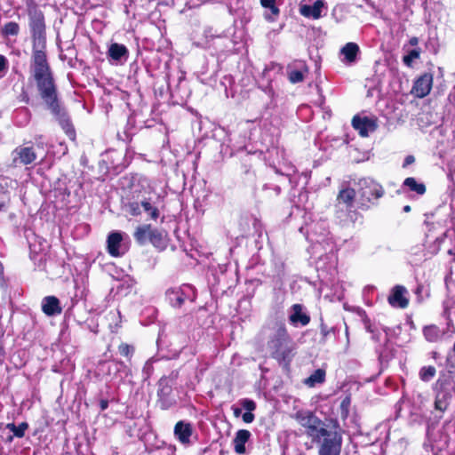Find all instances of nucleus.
<instances>
[{"mask_svg": "<svg viewBox=\"0 0 455 455\" xmlns=\"http://www.w3.org/2000/svg\"><path fill=\"white\" fill-rule=\"evenodd\" d=\"M286 73L291 84H298L304 80L305 76L308 73V67L303 60H294L288 64Z\"/></svg>", "mask_w": 455, "mask_h": 455, "instance_id": "nucleus-12", "label": "nucleus"}, {"mask_svg": "<svg viewBox=\"0 0 455 455\" xmlns=\"http://www.w3.org/2000/svg\"><path fill=\"white\" fill-rule=\"evenodd\" d=\"M355 197V191L351 188H346L341 189L337 196V204L336 207H340L344 205L347 212H351V209L354 205V201Z\"/></svg>", "mask_w": 455, "mask_h": 455, "instance_id": "nucleus-22", "label": "nucleus"}, {"mask_svg": "<svg viewBox=\"0 0 455 455\" xmlns=\"http://www.w3.org/2000/svg\"><path fill=\"white\" fill-rule=\"evenodd\" d=\"M28 425L26 422L20 423L19 426L13 423H9L7 428L11 430L16 437L21 438L25 435V431L28 429Z\"/></svg>", "mask_w": 455, "mask_h": 455, "instance_id": "nucleus-36", "label": "nucleus"}, {"mask_svg": "<svg viewBox=\"0 0 455 455\" xmlns=\"http://www.w3.org/2000/svg\"><path fill=\"white\" fill-rule=\"evenodd\" d=\"M18 100L20 102H23L26 104H28L29 102V96L24 88L22 89L21 93L18 97Z\"/></svg>", "mask_w": 455, "mask_h": 455, "instance_id": "nucleus-44", "label": "nucleus"}, {"mask_svg": "<svg viewBox=\"0 0 455 455\" xmlns=\"http://www.w3.org/2000/svg\"><path fill=\"white\" fill-rule=\"evenodd\" d=\"M45 48L46 44H42L40 48L37 47L36 44H33L32 67L49 65L46 59Z\"/></svg>", "mask_w": 455, "mask_h": 455, "instance_id": "nucleus-27", "label": "nucleus"}, {"mask_svg": "<svg viewBox=\"0 0 455 455\" xmlns=\"http://www.w3.org/2000/svg\"><path fill=\"white\" fill-rule=\"evenodd\" d=\"M118 351L119 353L123 355V356H125V357H130L133 354V351H134V348L133 347L128 345V344H125V343H122L119 347H118Z\"/></svg>", "mask_w": 455, "mask_h": 455, "instance_id": "nucleus-38", "label": "nucleus"}, {"mask_svg": "<svg viewBox=\"0 0 455 455\" xmlns=\"http://www.w3.org/2000/svg\"><path fill=\"white\" fill-rule=\"evenodd\" d=\"M421 53L420 48H414L408 52L406 55L403 57V62L405 66L411 68L414 60L419 58Z\"/></svg>", "mask_w": 455, "mask_h": 455, "instance_id": "nucleus-35", "label": "nucleus"}, {"mask_svg": "<svg viewBox=\"0 0 455 455\" xmlns=\"http://www.w3.org/2000/svg\"><path fill=\"white\" fill-rule=\"evenodd\" d=\"M150 243L157 249L164 250L166 246L165 235L163 231L154 228L151 233Z\"/></svg>", "mask_w": 455, "mask_h": 455, "instance_id": "nucleus-32", "label": "nucleus"}, {"mask_svg": "<svg viewBox=\"0 0 455 455\" xmlns=\"http://www.w3.org/2000/svg\"><path fill=\"white\" fill-rule=\"evenodd\" d=\"M436 374L435 366H423L419 371V379L423 382H429Z\"/></svg>", "mask_w": 455, "mask_h": 455, "instance_id": "nucleus-33", "label": "nucleus"}, {"mask_svg": "<svg viewBox=\"0 0 455 455\" xmlns=\"http://www.w3.org/2000/svg\"><path fill=\"white\" fill-rule=\"evenodd\" d=\"M108 252L112 257L123 256L128 250L127 246L123 243V235L121 232H111L107 239Z\"/></svg>", "mask_w": 455, "mask_h": 455, "instance_id": "nucleus-11", "label": "nucleus"}, {"mask_svg": "<svg viewBox=\"0 0 455 455\" xmlns=\"http://www.w3.org/2000/svg\"><path fill=\"white\" fill-rule=\"evenodd\" d=\"M251 434L249 430L240 429L235 433L233 440L234 450L237 454H245V443L250 440Z\"/></svg>", "mask_w": 455, "mask_h": 455, "instance_id": "nucleus-24", "label": "nucleus"}, {"mask_svg": "<svg viewBox=\"0 0 455 455\" xmlns=\"http://www.w3.org/2000/svg\"><path fill=\"white\" fill-rule=\"evenodd\" d=\"M174 377H163L158 381L157 403L162 410H168L176 404L172 395V383Z\"/></svg>", "mask_w": 455, "mask_h": 455, "instance_id": "nucleus-7", "label": "nucleus"}, {"mask_svg": "<svg viewBox=\"0 0 455 455\" xmlns=\"http://www.w3.org/2000/svg\"><path fill=\"white\" fill-rule=\"evenodd\" d=\"M17 113L24 114L26 116L25 123H28L30 118V112L27 108H21L17 110Z\"/></svg>", "mask_w": 455, "mask_h": 455, "instance_id": "nucleus-47", "label": "nucleus"}, {"mask_svg": "<svg viewBox=\"0 0 455 455\" xmlns=\"http://www.w3.org/2000/svg\"><path fill=\"white\" fill-rule=\"evenodd\" d=\"M232 410H233V412H234L235 417H236V418H237V417L241 416V414H242V409H240V408H238V407H235V406H233V407H232Z\"/></svg>", "mask_w": 455, "mask_h": 455, "instance_id": "nucleus-50", "label": "nucleus"}, {"mask_svg": "<svg viewBox=\"0 0 455 455\" xmlns=\"http://www.w3.org/2000/svg\"><path fill=\"white\" fill-rule=\"evenodd\" d=\"M409 44L411 45V46H416L418 44H419V38L416 37V36H412L410 40H409Z\"/></svg>", "mask_w": 455, "mask_h": 455, "instance_id": "nucleus-51", "label": "nucleus"}, {"mask_svg": "<svg viewBox=\"0 0 455 455\" xmlns=\"http://www.w3.org/2000/svg\"><path fill=\"white\" fill-rule=\"evenodd\" d=\"M29 28L32 35V44L41 47L46 44L44 17L41 12L29 14Z\"/></svg>", "mask_w": 455, "mask_h": 455, "instance_id": "nucleus-8", "label": "nucleus"}, {"mask_svg": "<svg viewBox=\"0 0 455 455\" xmlns=\"http://www.w3.org/2000/svg\"><path fill=\"white\" fill-rule=\"evenodd\" d=\"M153 230L154 228H152L149 224L139 226L133 235L136 242L140 245H144L148 242H150L151 233Z\"/></svg>", "mask_w": 455, "mask_h": 455, "instance_id": "nucleus-25", "label": "nucleus"}, {"mask_svg": "<svg viewBox=\"0 0 455 455\" xmlns=\"http://www.w3.org/2000/svg\"><path fill=\"white\" fill-rule=\"evenodd\" d=\"M100 407L101 411H105L108 407V400H100Z\"/></svg>", "mask_w": 455, "mask_h": 455, "instance_id": "nucleus-49", "label": "nucleus"}, {"mask_svg": "<svg viewBox=\"0 0 455 455\" xmlns=\"http://www.w3.org/2000/svg\"><path fill=\"white\" fill-rule=\"evenodd\" d=\"M303 309L304 307L300 304L291 306L289 321L292 325L297 326L300 324L301 326H306L309 323L310 316Z\"/></svg>", "mask_w": 455, "mask_h": 455, "instance_id": "nucleus-19", "label": "nucleus"}, {"mask_svg": "<svg viewBox=\"0 0 455 455\" xmlns=\"http://www.w3.org/2000/svg\"><path fill=\"white\" fill-rule=\"evenodd\" d=\"M359 52V46L355 43H347L341 48L340 53L344 56L342 61L345 63H354Z\"/></svg>", "mask_w": 455, "mask_h": 455, "instance_id": "nucleus-26", "label": "nucleus"}, {"mask_svg": "<svg viewBox=\"0 0 455 455\" xmlns=\"http://www.w3.org/2000/svg\"><path fill=\"white\" fill-rule=\"evenodd\" d=\"M276 0H260V4L265 9L269 10L270 13L266 12L265 18L267 20L273 21L279 15L280 10L276 6Z\"/></svg>", "mask_w": 455, "mask_h": 455, "instance_id": "nucleus-29", "label": "nucleus"}, {"mask_svg": "<svg viewBox=\"0 0 455 455\" xmlns=\"http://www.w3.org/2000/svg\"><path fill=\"white\" fill-rule=\"evenodd\" d=\"M240 404L247 411H253L256 409L255 402L248 398L240 400Z\"/></svg>", "mask_w": 455, "mask_h": 455, "instance_id": "nucleus-39", "label": "nucleus"}, {"mask_svg": "<svg viewBox=\"0 0 455 455\" xmlns=\"http://www.w3.org/2000/svg\"><path fill=\"white\" fill-rule=\"evenodd\" d=\"M275 191H276L277 193H279V192H280V188H279V187H276V188H275Z\"/></svg>", "mask_w": 455, "mask_h": 455, "instance_id": "nucleus-56", "label": "nucleus"}, {"mask_svg": "<svg viewBox=\"0 0 455 455\" xmlns=\"http://www.w3.org/2000/svg\"><path fill=\"white\" fill-rule=\"evenodd\" d=\"M352 125L361 137H367L377 129L376 121L367 116H354Z\"/></svg>", "mask_w": 455, "mask_h": 455, "instance_id": "nucleus-16", "label": "nucleus"}, {"mask_svg": "<svg viewBox=\"0 0 455 455\" xmlns=\"http://www.w3.org/2000/svg\"><path fill=\"white\" fill-rule=\"evenodd\" d=\"M407 289L403 285H395L392 288L387 301L393 307L406 308L409 305Z\"/></svg>", "mask_w": 455, "mask_h": 455, "instance_id": "nucleus-15", "label": "nucleus"}, {"mask_svg": "<svg viewBox=\"0 0 455 455\" xmlns=\"http://www.w3.org/2000/svg\"><path fill=\"white\" fill-rule=\"evenodd\" d=\"M166 299L173 307H180L186 300L194 301L196 292L190 284L170 288L165 292Z\"/></svg>", "mask_w": 455, "mask_h": 455, "instance_id": "nucleus-6", "label": "nucleus"}, {"mask_svg": "<svg viewBox=\"0 0 455 455\" xmlns=\"http://www.w3.org/2000/svg\"><path fill=\"white\" fill-rule=\"evenodd\" d=\"M174 435L182 443H190V436L193 434V426L189 422L180 420L174 427Z\"/></svg>", "mask_w": 455, "mask_h": 455, "instance_id": "nucleus-20", "label": "nucleus"}, {"mask_svg": "<svg viewBox=\"0 0 455 455\" xmlns=\"http://www.w3.org/2000/svg\"><path fill=\"white\" fill-rule=\"evenodd\" d=\"M140 207H142L143 211L149 215V217L156 220L159 217V210L156 205V202L153 201L151 197L143 198L140 202L133 201L129 202L126 204V210L132 216H138L141 213Z\"/></svg>", "mask_w": 455, "mask_h": 455, "instance_id": "nucleus-10", "label": "nucleus"}, {"mask_svg": "<svg viewBox=\"0 0 455 455\" xmlns=\"http://www.w3.org/2000/svg\"><path fill=\"white\" fill-rule=\"evenodd\" d=\"M364 323H365V329H366V331H367L368 332L372 333V339H373L374 340L378 341V340L379 339V335H378V334H375L374 330L372 329V326H371V324L370 323V322H369V321H365V322H364Z\"/></svg>", "mask_w": 455, "mask_h": 455, "instance_id": "nucleus-43", "label": "nucleus"}, {"mask_svg": "<svg viewBox=\"0 0 455 455\" xmlns=\"http://www.w3.org/2000/svg\"><path fill=\"white\" fill-rule=\"evenodd\" d=\"M428 443H425L426 450L430 451L433 455H443V451L448 448L449 445V436L447 434L443 432H438V439L432 440L430 437L428 438Z\"/></svg>", "mask_w": 455, "mask_h": 455, "instance_id": "nucleus-17", "label": "nucleus"}, {"mask_svg": "<svg viewBox=\"0 0 455 455\" xmlns=\"http://www.w3.org/2000/svg\"><path fill=\"white\" fill-rule=\"evenodd\" d=\"M299 424L305 428V434L311 438L313 443H320L322 439L331 434L322 419L310 411H299L295 414Z\"/></svg>", "mask_w": 455, "mask_h": 455, "instance_id": "nucleus-4", "label": "nucleus"}, {"mask_svg": "<svg viewBox=\"0 0 455 455\" xmlns=\"http://www.w3.org/2000/svg\"><path fill=\"white\" fill-rule=\"evenodd\" d=\"M43 138H44L43 135H37L35 137V142L38 148H43V145H44Z\"/></svg>", "mask_w": 455, "mask_h": 455, "instance_id": "nucleus-48", "label": "nucleus"}, {"mask_svg": "<svg viewBox=\"0 0 455 455\" xmlns=\"http://www.w3.org/2000/svg\"><path fill=\"white\" fill-rule=\"evenodd\" d=\"M12 164L17 165L18 164L28 165L32 164L36 159V154L33 147H17L12 153Z\"/></svg>", "mask_w": 455, "mask_h": 455, "instance_id": "nucleus-13", "label": "nucleus"}, {"mask_svg": "<svg viewBox=\"0 0 455 455\" xmlns=\"http://www.w3.org/2000/svg\"><path fill=\"white\" fill-rule=\"evenodd\" d=\"M32 68L40 96L47 108L54 116L66 134L74 137L75 130L65 108L60 105L50 66L43 65Z\"/></svg>", "mask_w": 455, "mask_h": 455, "instance_id": "nucleus-1", "label": "nucleus"}, {"mask_svg": "<svg viewBox=\"0 0 455 455\" xmlns=\"http://www.w3.org/2000/svg\"><path fill=\"white\" fill-rule=\"evenodd\" d=\"M359 196L362 208L368 209V204H374V200H378L384 195L382 186L370 178H363L358 181Z\"/></svg>", "mask_w": 455, "mask_h": 455, "instance_id": "nucleus-5", "label": "nucleus"}, {"mask_svg": "<svg viewBox=\"0 0 455 455\" xmlns=\"http://www.w3.org/2000/svg\"><path fill=\"white\" fill-rule=\"evenodd\" d=\"M242 418H243V420L244 423H251L254 419H255V416L254 414L252 413V411H246L244 412L243 415H242Z\"/></svg>", "mask_w": 455, "mask_h": 455, "instance_id": "nucleus-42", "label": "nucleus"}, {"mask_svg": "<svg viewBox=\"0 0 455 455\" xmlns=\"http://www.w3.org/2000/svg\"><path fill=\"white\" fill-rule=\"evenodd\" d=\"M4 208V203H0V212Z\"/></svg>", "mask_w": 455, "mask_h": 455, "instance_id": "nucleus-55", "label": "nucleus"}, {"mask_svg": "<svg viewBox=\"0 0 455 455\" xmlns=\"http://www.w3.org/2000/svg\"><path fill=\"white\" fill-rule=\"evenodd\" d=\"M267 348L270 355L280 363L289 365L296 354L297 346L282 321H275L266 327Z\"/></svg>", "mask_w": 455, "mask_h": 455, "instance_id": "nucleus-2", "label": "nucleus"}, {"mask_svg": "<svg viewBox=\"0 0 455 455\" xmlns=\"http://www.w3.org/2000/svg\"><path fill=\"white\" fill-rule=\"evenodd\" d=\"M20 32V26L17 22H7L2 28L1 33L4 36H17Z\"/></svg>", "mask_w": 455, "mask_h": 455, "instance_id": "nucleus-34", "label": "nucleus"}, {"mask_svg": "<svg viewBox=\"0 0 455 455\" xmlns=\"http://www.w3.org/2000/svg\"><path fill=\"white\" fill-rule=\"evenodd\" d=\"M403 185L408 188L411 191L422 196L426 193V186L421 182H418L415 178L409 177L403 180Z\"/></svg>", "mask_w": 455, "mask_h": 455, "instance_id": "nucleus-31", "label": "nucleus"}, {"mask_svg": "<svg viewBox=\"0 0 455 455\" xmlns=\"http://www.w3.org/2000/svg\"><path fill=\"white\" fill-rule=\"evenodd\" d=\"M108 57L116 64H124L129 58V51L124 44L113 43L108 50Z\"/></svg>", "mask_w": 455, "mask_h": 455, "instance_id": "nucleus-18", "label": "nucleus"}, {"mask_svg": "<svg viewBox=\"0 0 455 455\" xmlns=\"http://www.w3.org/2000/svg\"><path fill=\"white\" fill-rule=\"evenodd\" d=\"M334 331H335L334 327L329 328L325 323H323V322H322L320 324V332H321V336H322L320 342L324 344L328 339V336L331 333H334Z\"/></svg>", "mask_w": 455, "mask_h": 455, "instance_id": "nucleus-37", "label": "nucleus"}, {"mask_svg": "<svg viewBox=\"0 0 455 455\" xmlns=\"http://www.w3.org/2000/svg\"><path fill=\"white\" fill-rule=\"evenodd\" d=\"M8 69V61L4 55H0V78L4 77Z\"/></svg>", "mask_w": 455, "mask_h": 455, "instance_id": "nucleus-40", "label": "nucleus"}, {"mask_svg": "<svg viewBox=\"0 0 455 455\" xmlns=\"http://www.w3.org/2000/svg\"><path fill=\"white\" fill-rule=\"evenodd\" d=\"M346 335L348 336L347 327H346Z\"/></svg>", "mask_w": 455, "mask_h": 455, "instance_id": "nucleus-57", "label": "nucleus"}, {"mask_svg": "<svg viewBox=\"0 0 455 455\" xmlns=\"http://www.w3.org/2000/svg\"><path fill=\"white\" fill-rule=\"evenodd\" d=\"M342 443L341 433L334 430L318 443V455H340Z\"/></svg>", "mask_w": 455, "mask_h": 455, "instance_id": "nucleus-9", "label": "nucleus"}, {"mask_svg": "<svg viewBox=\"0 0 455 455\" xmlns=\"http://www.w3.org/2000/svg\"><path fill=\"white\" fill-rule=\"evenodd\" d=\"M116 369L118 370V366H124L123 362L116 361L115 362Z\"/></svg>", "mask_w": 455, "mask_h": 455, "instance_id": "nucleus-53", "label": "nucleus"}, {"mask_svg": "<svg viewBox=\"0 0 455 455\" xmlns=\"http://www.w3.org/2000/svg\"><path fill=\"white\" fill-rule=\"evenodd\" d=\"M432 85L433 75L431 73H424L414 82L411 93L418 98H424L430 92Z\"/></svg>", "mask_w": 455, "mask_h": 455, "instance_id": "nucleus-14", "label": "nucleus"}, {"mask_svg": "<svg viewBox=\"0 0 455 455\" xmlns=\"http://www.w3.org/2000/svg\"><path fill=\"white\" fill-rule=\"evenodd\" d=\"M453 351L455 352V341H454V344H453V347H452Z\"/></svg>", "mask_w": 455, "mask_h": 455, "instance_id": "nucleus-58", "label": "nucleus"}, {"mask_svg": "<svg viewBox=\"0 0 455 455\" xmlns=\"http://www.w3.org/2000/svg\"><path fill=\"white\" fill-rule=\"evenodd\" d=\"M423 334L428 342H438L443 336V331L436 325H429L423 329Z\"/></svg>", "mask_w": 455, "mask_h": 455, "instance_id": "nucleus-28", "label": "nucleus"}, {"mask_svg": "<svg viewBox=\"0 0 455 455\" xmlns=\"http://www.w3.org/2000/svg\"><path fill=\"white\" fill-rule=\"evenodd\" d=\"M142 371H143V374H144V376H145V378H146V379L149 378V377H150V375H151V374H152V372H153V366H152V363H151V362H149V361H148V362L145 363V365H144V367H143Z\"/></svg>", "mask_w": 455, "mask_h": 455, "instance_id": "nucleus-41", "label": "nucleus"}, {"mask_svg": "<svg viewBox=\"0 0 455 455\" xmlns=\"http://www.w3.org/2000/svg\"><path fill=\"white\" fill-rule=\"evenodd\" d=\"M42 310L48 316L60 315L62 311L60 302L55 296H46L42 300Z\"/></svg>", "mask_w": 455, "mask_h": 455, "instance_id": "nucleus-21", "label": "nucleus"}, {"mask_svg": "<svg viewBox=\"0 0 455 455\" xmlns=\"http://www.w3.org/2000/svg\"><path fill=\"white\" fill-rule=\"evenodd\" d=\"M298 455H305V454H304L303 452H300V453H299V454H298Z\"/></svg>", "mask_w": 455, "mask_h": 455, "instance_id": "nucleus-59", "label": "nucleus"}, {"mask_svg": "<svg viewBox=\"0 0 455 455\" xmlns=\"http://www.w3.org/2000/svg\"><path fill=\"white\" fill-rule=\"evenodd\" d=\"M324 6L323 0H316L312 5L304 4L300 6V14L307 18L319 19L322 16V9Z\"/></svg>", "mask_w": 455, "mask_h": 455, "instance_id": "nucleus-23", "label": "nucleus"}, {"mask_svg": "<svg viewBox=\"0 0 455 455\" xmlns=\"http://www.w3.org/2000/svg\"><path fill=\"white\" fill-rule=\"evenodd\" d=\"M435 392V409L443 413L449 407L455 394V379L452 372L441 371L433 386Z\"/></svg>", "mask_w": 455, "mask_h": 455, "instance_id": "nucleus-3", "label": "nucleus"}, {"mask_svg": "<svg viewBox=\"0 0 455 455\" xmlns=\"http://www.w3.org/2000/svg\"><path fill=\"white\" fill-rule=\"evenodd\" d=\"M415 162V157L411 155H409L405 157L404 162L403 164V167L405 168L408 165L413 164Z\"/></svg>", "mask_w": 455, "mask_h": 455, "instance_id": "nucleus-46", "label": "nucleus"}, {"mask_svg": "<svg viewBox=\"0 0 455 455\" xmlns=\"http://www.w3.org/2000/svg\"><path fill=\"white\" fill-rule=\"evenodd\" d=\"M4 358V346L2 344V341L0 340V362H2Z\"/></svg>", "mask_w": 455, "mask_h": 455, "instance_id": "nucleus-52", "label": "nucleus"}, {"mask_svg": "<svg viewBox=\"0 0 455 455\" xmlns=\"http://www.w3.org/2000/svg\"><path fill=\"white\" fill-rule=\"evenodd\" d=\"M403 212H411V206H410V205H405V206L403 207Z\"/></svg>", "mask_w": 455, "mask_h": 455, "instance_id": "nucleus-54", "label": "nucleus"}, {"mask_svg": "<svg viewBox=\"0 0 455 455\" xmlns=\"http://www.w3.org/2000/svg\"><path fill=\"white\" fill-rule=\"evenodd\" d=\"M349 405H350V398L348 396H347L342 400L340 407H341L342 411H345L346 413H347Z\"/></svg>", "mask_w": 455, "mask_h": 455, "instance_id": "nucleus-45", "label": "nucleus"}, {"mask_svg": "<svg viewBox=\"0 0 455 455\" xmlns=\"http://www.w3.org/2000/svg\"><path fill=\"white\" fill-rule=\"evenodd\" d=\"M325 374L324 370L317 369L304 380V384L309 387H314L318 384H322L325 380Z\"/></svg>", "mask_w": 455, "mask_h": 455, "instance_id": "nucleus-30", "label": "nucleus"}]
</instances>
